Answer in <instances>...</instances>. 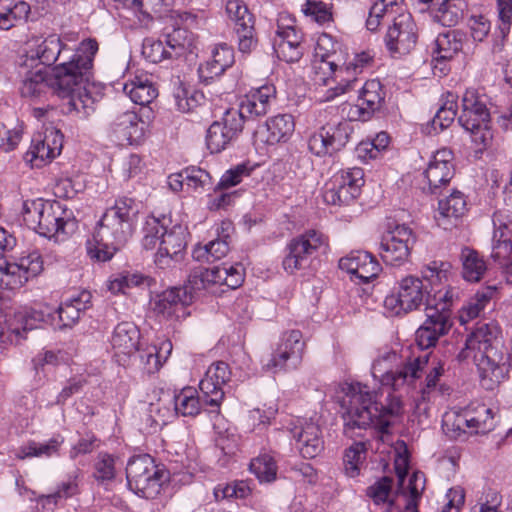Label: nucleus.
<instances>
[{"instance_id": "nucleus-58", "label": "nucleus", "mask_w": 512, "mask_h": 512, "mask_svg": "<svg viewBox=\"0 0 512 512\" xmlns=\"http://www.w3.org/2000/svg\"><path fill=\"white\" fill-rule=\"evenodd\" d=\"M249 468L260 482L269 483L276 479L277 465L270 454L263 453L252 459Z\"/></svg>"}, {"instance_id": "nucleus-49", "label": "nucleus", "mask_w": 512, "mask_h": 512, "mask_svg": "<svg viewBox=\"0 0 512 512\" xmlns=\"http://www.w3.org/2000/svg\"><path fill=\"white\" fill-rule=\"evenodd\" d=\"M402 0H374L366 20L369 31H377L380 25L387 20L397 18Z\"/></svg>"}, {"instance_id": "nucleus-29", "label": "nucleus", "mask_w": 512, "mask_h": 512, "mask_svg": "<svg viewBox=\"0 0 512 512\" xmlns=\"http://www.w3.org/2000/svg\"><path fill=\"white\" fill-rule=\"evenodd\" d=\"M63 134L56 129H49L44 137L33 138L24 159L31 167L40 168L61 153Z\"/></svg>"}, {"instance_id": "nucleus-46", "label": "nucleus", "mask_w": 512, "mask_h": 512, "mask_svg": "<svg viewBox=\"0 0 512 512\" xmlns=\"http://www.w3.org/2000/svg\"><path fill=\"white\" fill-rule=\"evenodd\" d=\"M172 349V342L169 339H164L139 350L143 370L147 374L158 372L171 355Z\"/></svg>"}, {"instance_id": "nucleus-26", "label": "nucleus", "mask_w": 512, "mask_h": 512, "mask_svg": "<svg viewBox=\"0 0 512 512\" xmlns=\"http://www.w3.org/2000/svg\"><path fill=\"white\" fill-rule=\"evenodd\" d=\"M244 125L236 112L226 110L220 120L214 121L207 130L206 144L211 153H219L234 142Z\"/></svg>"}, {"instance_id": "nucleus-23", "label": "nucleus", "mask_w": 512, "mask_h": 512, "mask_svg": "<svg viewBox=\"0 0 512 512\" xmlns=\"http://www.w3.org/2000/svg\"><path fill=\"white\" fill-rule=\"evenodd\" d=\"M352 132V126L346 120L327 123L310 136L309 150L319 157L332 155L345 147Z\"/></svg>"}, {"instance_id": "nucleus-25", "label": "nucleus", "mask_w": 512, "mask_h": 512, "mask_svg": "<svg viewBox=\"0 0 512 512\" xmlns=\"http://www.w3.org/2000/svg\"><path fill=\"white\" fill-rule=\"evenodd\" d=\"M431 292L423 285L420 277L408 275L402 278L398 283L396 294H391L385 298V306L395 310L396 314L401 311L407 313L418 309L429 296H433Z\"/></svg>"}, {"instance_id": "nucleus-32", "label": "nucleus", "mask_w": 512, "mask_h": 512, "mask_svg": "<svg viewBox=\"0 0 512 512\" xmlns=\"http://www.w3.org/2000/svg\"><path fill=\"white\" fill-rule=\"evenodd\" d=\"M492 222L494 232L491 257L503 263L512 254V212L509 209H499L494 212Z\"/></svg>"}, {"instance_id": "nucleus-21", "label": "nucleus", "mask_w": 512, "mask_h": 512, "mask_svg": "<svg viewBox=\"0 0 512 512\" xmlns=\"http://www.w3.org/2000/svg\"><path fill=\"white\" fill-rule=\"evenodd\" d=\"M40 323L53 324L54 312L48 305L25 309L15 313L14 319L7 321L6 316L0 315V343H12L13 337L21 336V330L27 332L39 326Z\"/></svg>"}, {"instance_id": "nucleus-15", "label": "nucleus", "mask_w": 512, "mask_h": 512, "mask_svg": "<svg viewBox=\"0 0 512 512\" xmlns=\"http://www.w3.org/2000/svg\"><path fill=\"white\" fill-rule=\"evenodd\" d=\"M163 472L148 454L133 456L126 466L130 490L143 498H153L159 493Z\"/></svg>"}, {"instance_id": "nucleus-56", "label": "nucleus", "mask_w": 512, "mask_h": 512, "mask_svg": "<svg viewBox=\"0 0 512 512\" xmlns=\"http://www.w3.org/2000/svg\"><path fill=\"white\" fill-rule=\"evenodd\" d=\"M174 99L177 109L183 113L203 109L206 105L204 94L195 89L179 87L174 93Z\"/></svg>"}, {"instance_id": "nucleus-34", "label": "nucleus", "mask_w": 512, "mask_h": 512, "mask_svg": "<svg viewBox=\"0 0 512 512\" xmlns=\"http://www.w3.org/2000/svg\"><path fill=\"white\" fill-rule=\"evenodd\" d=\"M453 153L449 149L438 150L429 162L424 175L428 181V190L431 194L438 195L442 187L447 186L454 176L452 163Z\"/></svg>"}, {"instance_id": "nucleus-22", "label": "nucleus", "mask_w": 512, "mask_h": 512, "mask_svg": "<svg viewBox=\"0 0 512 512\" xmlns=\"http://www.w3.org/2000/svg\"><path fill=\"white\" fill-rule=\"evenodd\" d=\"M43 270V260L38 251L22 255L16 262L0 264V289L16 290Z\"/></svg>"}, {"instance_id": "nucleus-54", "label": "nucleus", "mask_w": 512, "mask_h": 512, "mask_svg": "<svg viewBox=\"0 0 512 512\" xmlns=\"http://www.w3.org/2000/svg\"><path fill=\"white\" fill-rule=\"evenodd\" d=\"M440 217L444 219H459L467 211V202L464 194L460 191H453L447 198L438 203Z\"/></svg>"}, {"instance_id": "nucleus-60", "label": "nucleus", "mask_w": 512, "mask_h": 512, "mask_svg": "<svg viewBox=\"0 0 512 512\" xmlns=\"http://www.w3.org/2000/svg\"><path fill=\"white\" fill-rule=\"evenodd\" d=\"M217 501L224 499H245L251 494V488L246 481L235 480L230 483H220L213 491Z\"/></svg>"}, {"instance_id": "nucleus-39", "label": "nucleus", "mask_w": 512, "mask_h": 512, "mask_svg": "<svg viewBox=\"0 0 512 512\" xmlns=\"http://www.w3.org/2000/svg\"><path fill=\"white\" fill-rule=\"evenodd\" d=\"M204 400L201 401L198 392L193 387H185L174 396V410L165 408L161 419L154 420L155 424H166L171 416L181 414L182 416H196L203 406Z\"/></svg>"}, {"instance_id": "nucleus-57", "label": "nucleus", "mask_w": 512, "mask_h": 512, "mask_svg": "<svg viewBox=\"0 0 512 512\" xmlns=\"http://www.w3.org/2000/svg\"><path fill=\"white\" fill-rule=\"evenodd\" d=\"M367 447L365 442H355L345 450L343 463L347 476L356 477L359 475L362 465L366 459Z\"/></svg>"}, {"instance_id": "nucleus-9", "label": "nucleus", "mask_w": 512, "mask_h": 512, "mask_svg": "<svg viewBox=\"0 0 512 512\" xmlns=\"http://www.w3.org/2000/svg\"><path fill=\"white\" fill-rule=\"evenodd\" d=\"M488 96L477 89L469 88L462 97V110L458 117L459 124L470 132L472 142L479 150L490 146L493 133L488 124L490 111Z\"/></svg>"}, {"instance_id": "nucleus-33", "label": "nucleus", "mask_w": 512, "mask_h": 512, "mask_svg": "<svg viewBox=\"0 0 512 512\" xmlns=\"http://www.w3.org/2000/svg\"><path fill=\"white\" fill-rule=\"evenodd\" d=\"M386 92L378 79H371L363 85L358 103L351 107L349 115L353 120L367 121L383 106Z\"/></svg>"}, {"instance_id": "nucleus-14", "label": "nucleus", "mask_w": 512, "mask_h": 512, "mask_svg": "<svg viewBox=\"0 0 512 512\" xmlns=\"http://www.w3.org/2000/svg\"><path fill=\"white\" fill-rule=\"evenodd\" d=\"M304 349L302 332L286 331L281 335L276 348L262 358V369L273 374L295 370L302 362Z\"/></svg>"}, {"instance_id": "nucleus-8", "label": "nucleus", "mask_w": 512, "mask_h": 512, "mask_svg": "<svg viewBox=\"0 0 512 512\" xmlns=\"http://www.w3.org/2000/svg\"><path fill=\"white\" fill-rule=\"evenodd\" d=\"M140 207L133 198H117L102 215L95 232L105 243L123 247L133 234Z\"/></svg>"}, {"instance_id": "nucleus-30", "label": "nucleus", "mask_w": 512, "mask_h": 512, "mask_svg": "<svg viewBox=\"0 0 512 512\" xmlns=\"http://www.w3.org/2000/svg\"><path fill=\"white\" fill-rule=\"evenodd\" d=\"M230 377L231 372L227 363L218 361L209 366L199 383L205 405L215 409L220 407L225 395L223 386L230 380Z\"/></svg>"}, {"instance_id": "nucleus-16", "label": "nucleus", "mask_w": 512, "mask_h": 512, "mask_svg": "<svg viewBox=\"0 0 512 512\" xmlns=\"http://www.w3.org/2000/svg\"><path fill=\"white\" fill-rule=\"evenodd\" d=\"M244 281V269L240 264L214 266L212 268L198 267L191 271L186 289L188 295L202 290H209L214 285H226L236 289Z\"/></svg>"}, {"instance_id": "nucleus-13", "label": "nucleus", "mask_w": 512, "mask_h": 512, "mask_svg": "<svg viewBox=\"0 0 512 512\" xmlns=\"http://www.w3.org/2000/svg\"><path fill=\"white\" fill-rule=\"evenodd\" d=\"M495 427L492 409L479 405L475 411H448L443 415V432L451 439H459L467 434H485Z\"/></svg>"}, {"instance_id": "nucleus-47", "label": "nucleus", "mask_w": 512, "mask_h": 512, "mask_svg": "<svg viewBox=\"0 0 512 512\" xmlns=\"http://www.w3.org/2000/svg\"><path fill=\"white\" fill-rule=\"evenodd\" d=\"M466 8V1L439 0V2H434L429 10H431L433 21L446 27H452L463 18Z\"/></svg>"}, {"instance_id": "nucleus-19", "label": "nucleus", "mask_w": 512, "mask_h": 512, "mask_svg": "<svg viewBox=\"0 0 512 512\" xmlns=\"http://www.w3.org/2000/svg\"><path fill=\"white\" fill-rule=\"evenodd\" d=\"M415 238L405 224L389 223L379 245V255L389 265L399 266L408 261Z\"/></svg>"}, {"instance_id": "nucleus-4", "label": "nucleus", "mask_w": 512, "mask_h": 512, "mask_svg": "<svg viewBox=\"0 0 512 512\" xmlns=\"http://www.w3.org/2000/svg\"><path fill=\"white\" fill-rule=\"evenodd\" d=\"M21 213L28 228L55 242L64 241L77 228L73 212L59 201L28 199L23 201Z\"/></svg>"}, {"instance_id": "nucleus-1", "label": "nucleus", "mask_w": 512, "mask_h": 512, "mask_svg": "<svg viewBox=\"0 0 512 512\" xmlns=\"http://www.w3.org/2000/svg\"><path fill=\"white\" fill-rule=\"evenodd\" d=\"M99 49L95 39L81 41L74 54L53 69V75L42 69L29 71L22 82L23 97H39L53 90L62 100V111L85 119L95 111L102 98L98 87L90 82L93 61Z\"/></svg>"}, {"instance_id": "nucleus-37", "label": "nucleus", "mask_w": 512, "mask_h": 512, "mask_svg": "<svg viewBox=\"0 0 512 512\" xmlns=\"http://www.w3.org/2000/svg\"><path fill=\"white\" fill-rule=\"evenodd\" d=\"M110 342L118 362H125L126 357L139 350L140 331L132 322H121L114 328Z\"/></svg>"}, {"instance_id": "nucleus-17", "label": "nucleus", "mask_w": 512, "mask_h": 512, "mask_svg": "<svg viewBox=\"0 0 512 512\" xmlns=\"http://www.w3.org/2000/svg\"><path fill=\"white\" fill-rule=\"evenodd\" d=\"M344 64L345 52L342 43L328 33L319 35L312 61L315 81L326 85L338 70H343Z\"/></svg>"}, {"instance_id": "nucleus-61", "label": "nucleus", "mask_w": 512, "mask_h": 512, "mask_svg": "<svg viewBox=\"0 0 512 512\" xmlns=\"http://www.w3.org/2000/svg\"><path fill=\"white\" fill-rule=\"evenodd\" d=\"M121 246H116L114 244L105 243L101 240V238L95 232L93 236V240H88L86 244L87 254L88 256L95 261L98 262H106L109 261L114 254L121 249Z\"/></svg>"}, {"instance_id": "nucleus-7", "label": "nucleus", "mask_w": 512, "mask_h": 512, "mask_svg": "<svg viewBox=\"0 0 512 512\" xmlns=\"http://www.w3.org/2000/svg\"><path fill=\"white\" fill-rule=\"evenodd\" d=\"M458 297L457 288H447L427 298L426 320L416 331V343L422 350L434 347L439 338L448 333L452 325L451 307Z\"/></svg>"}, {"instance_id": "nucleus-12", "label": "nucleus", "mask_w": 512, "mask_h": 512, "mask_svg": "<svg viewBox=\"0 0 512 512\" xmlns=\"http://www.w3.org/2000/svg\"><path fill=\"white\" fill-rule=\"evenodd\" d=\"M329 250V238L322 231L308 229L290 239L285 247L282 268L290 275L309 268L310 264L321 254Z\"/></svg>"}, {"instance_id": "nucleus-53", "label": "nucleus", "mask_w": 512, "mask_h": 512, "mask_svg": "<svg viewBox=\"0 0 512 512\" xmlns=\"http://www.w3.org/2000/svg\"><path fill=\"white\" fill-rule=\"evenodd\" d=\"M80 470L76 469L62 481L57 489L48 495L42 496L43 505H56L61 500H66L79 493Z\"/></svg>"}, {"instance_id": "nucleus-2", "label": "nucleus", "mask_w": 512, "mask_h": 512, "mask_svg": "<svg viewBox=\"0 0 512 512\" xmlns=\"http://www.w3.org/2000/svg\"><path fill=\"white\" fill-rule=\"evenodd\" d=\"M375 397L367 385L358 382L347 385L341 401L346 436H360L356 430H366L372 425L386 432L393 419L401 416L403 406L397 396L390 395L386 405L378 404Z\"/></svg>"}, {"instance_id": "nucleus-50", "label": "nucleus", "mask_w": 512, "mask_h": 512, "mask_svg": "<svg viewBox=\"0 0 512 512\" xmlns=\"http://www.w3.org/2000/svg\"><path fill=\"white\" fill-rule=\"evenodd\" d=\"M294 118L290 114H279L266 121V143L274 145L286 142L294 132Z\"/></svg>"}, {"instance_id": "nucleus-5", "label": "nucleus", "mask_w": 512, "mask_h": 512, "mask_svg": "<svg viewBox=\"0 0 512 512\" xmlns=\"http://www.w3.org/2000/svg\"><path fill=\"white\" fill-rule=\"evenodd\" d=\"M170 218L163 216L157 218L150 216L143 227L142 245L145 249H154L158 244L155 254V264L161 269H166L179 263L184 256L187 245V230L181 224H173Z\"/></svg>"}, {"instance_id": "nucleus-31", "label": "nucleus", "mask_w": 512, "mask_h": 512, "mask_svg": "<svg viewBox=\"0 0 512 512\" xmlns=\"http://www.w3.org/2000/svg\"><path fill=\"white\" fill-rule=\"evenodd\" d=\"M276 97V89L273 85H263L257 89H252L239 102L238 109H228L239 115L241 123L253 120L266 115L271 102Z\"/></svg>"}, {"instance_id": "nucleus-59", "label": "nucleus", "mask_w": 512, "mask_h": 512, "mask_svg": "<svg viewBox=\"0 0 512 512\" xmlns=\"http://www.w3.org/2000/svg\"><path fill=\"white\" fill-rule=\"evenodd\" d=\"M457 96L448 92L445 97L444 103L437 110L432 119V127L434 130L439 128L440 131L449 127L455 120L457 112Z\"/></svg>"}, {"instance_id": "nucleus-43", "label": "nucleus", "mask_w": 512, "mask_h": 512, "mask_svg": "<svg viewBox=\"0 0 512 512\" xmlns=\"http://www.w3.org/2000/svg\"><path fill=\"white\" fill-rule=\"evenodd\" d=\"M64 443V437L60 434L54 435L46 442H37L29 440L21 446L13 450V455L18 460H25L27 458H41L52 457L59 455L61 446Z\"/></svg>"}, {"instance_id": "nucleus-51", "label": "nucleus", "mask_w": 512, "mask_h": 512, "mask_svg": "<svg viewBox=\"0 0 512 512\" xmlns=\"http://www.w3.org/2000/svg\"><path fill=\"white\" fill-rule=\"evenodd\" d=\"M165 44L171 59L191 53L195 47V37L185 28H176L165 36Z\"/></svg>"}, {"instance_id": "nucleus-36", "label": "nucleus", "mask_w": 512, "mask_h": 512, "mask_svg": "<svg viewBox=\"0 0 512 512\" xmlns=\"http://www.w3.org/2000/svg\"><path fill=\"white\" fill-rule=\"evenodd\" d=\"M303 35L294 26L283 27L278 25L273 40V49L276 56L287 63L298 62L303 55Z\"/></svg>"}, {"instance_id": "nucleus-11", "label": "nucleus", "mask_w": 512, "mask_h": 512, "mask_svg": "<svg viewBox=\"0 0 512 512\" xmlns=\"http://www.w3.org/2000/svg\"><path fill=\"white\" fill-rule=\"evenodd\" d=\"M329 250V238L322 231L308 229L290 239L285 247L282 268L290 275L309 268L310 264L321 254Z\"/></svg>"}, {"instance_id": "nucleus-64", "label": "nucleus", "mask_w": 512, "mask_h": 512, "mask_svg": "<svg viewBox=\"0 0 512 512\" xmlns=\"http://www.w3.org/2000/svg\"><path fill=\"white\" fill-rule=\"evenodd\" d=\"M186 185L194 191H204L212 186V177L204 169L189 167L183 171Z\"/></svg>"}, {"instance_id": "nucleus-28", "label": "nucleus", "mask_w": 512, "mask_h": 512, "mask_svg": "<svg viewBox=\"0 0 512 512\" xmlns=\"http://www.w3.org/2000/svg\"><path fill=\"white\" fill-rule=\"evenodd\" d=\"M384 41L391 54H408L417 42L416 24L411 15H397L393 24L389 26Z\"/></svg>"}, {"instance_id": "nucleus-38", "label": "nucleus", "mask_w": 512, "mask_h": 512, "mask_svg": "<svg viewBox=\"0 0 512 512\" xmlns=\"http://www.w3.org/2000/svg\"><path fill=\"white\" fill-rule=\"evenodd\" d=\"M90 303V292L83 290L67 297L56 310L53 309L54 317L57 315L61 328L73 327L90 307Z\"/></svg>"}, {"instance_id": "nucleus-6", "label": "nucleus", "mask_w": 512, "mask_h": 512, "mask_svg": "<svg viewBox=\"0 0 512 512\" xmlns=\"http://www.w3.org/2000/svg\"><path fill=\"white\" fill-rule=\"evenodd\" d=\"M427 363L428 355L403 362L396 351L384 349L374 359L371 375L381 386L398 391L406 385H413L421 377Z\"/></svg>"}, {"instance_id": "nucleus-41", "label": "nucleus", "mask_w": 512, "mask_h": 512, "mask_svg": "<svg viewBox=\"0 0 512 512\" xmlns=\"http://www.w3.org/2000/svg\"><path fill=\"white\" fill-rule=\"evenodd\" d=\"M221 229L223 235L205 245H197L193 251L192 256L195 260L200 262H212L220 260L225 257L230 250V235L231 223L222 222Z\"/></svg>"}, {"instance_id": "nucleus-10", "label": "nucleus", "mask_w": 512, "mask_h": 512, "mask_svg": "<svg viewBox=\"0 0 512 512\" xmlns=\"http://www.w3.org/2000/svg\"><path fill=\"white\" fill-rule=\"evenodd\" d=\"M329 250V238L322 231L308 229L290 239L285 247L282 268L290 275L309 268L310 264L321 254Z\"/></svg>"}, {"instance_id": "nucleus-52", "label": "nucleus", "mask_w": 512, "mask_h": 512, "mask_svg": "<svg viewBox=\"0 0 512 512\" xmlns=\"http://www.w3.org/2000/svg\"><path fill=\"white\" fill-rule=\"evenodd\" d=\"M462 276L466 281L479 282L487 265L484 258L475 250L465 247L461 252Z\"/></svg>"}, {"instance_id": "nucleus-62", "label": "nucleus", "mask_w": 512, "mask_h": 512, "mask_svg": "<svg viewBox=\"0 0 512 512\" xmlns=\"http://www.w3.org/2000/svg\"><path fill=\"white\" fill-rule=\"evenodd\" d=\"M176 0H140L137 14L139 20H151L153 15L162 17L174 5Z\"/></svg>"}, {"instance_id": "nucleus-44", "label": "nucleus", "mask_w": 512, "mask_h": 512, "mask_svg": "<svg viewBox=\"0 0 512 512\" xmlns=\"http://www.w3.org/2000/svg\"><path fill=\"white\" fill-rule=\"evenodd\" d=\"M465 34L460 30H447L436 37L432 57L436 62L452 59L463 48Z\"/></svg>"}, {"instance_id": "nucleus-63", "label": "nucleus", "mask_w": 512, "mask_h": 512, "mask_svg": "<svg viewBox=\"0 0 512 512\" xmlns=\"http://www.w3.org/2000/svg\"><path fill=\"white\" fill-rule=\"evenodd\" d=\"M495 294L496 288L494 286H486L479 289L474 297L470 299L463 313H466L468 319L478 317Z\"/></svg>"}, {"instance_id": "nucleus-45", "label": "nucleus", "mask_w": 512, "mask_h": 512, "mask_svg": "<svg viewBox=\"0 0 512 512\" xmlns=\"http://www.w3.org/2000/svg\"><path fill=\"white\" fill-rule=\"evenodd\" d=\"M123 91L132 102L141 106L150 104L158 96V90L151 76L144 73L135 75L133 79L125 83Z\"/></svg>"}, {"instance_id": "nucleus-20", "label": "nucleus", "mask_w": 512, "mask_h": 512, "mask_svg": "<svg viewBox=\"0 0 512 512\" xmlns=\"http://www.w3.org/2000/svg\"><path fill=\"white\" fill-rule=\"evenodd\" d=\"M225 10L233 24L238 50L243 54H250L258 44L254 15L243 0H228Z\"/></svg>"}, {"instance_id": "nucleus-42", "label": "nucleus", "mask_w": 512, "mask_h": 512, "mask_svg": "<svg viewBox=\"0 0 512 512\" xmlns=\"http://www.w3.org/2000/svg\"><path fill=\"white\" fill-rule=\"evenodd\" d=\"M32 51L39 61L44 65L54 64L62 54L69 51L67 44H65L59 35L50 34L46 37H33L31 39Z\"/></svg>"}, {"instance_id": "nucleus-27", "label": "nucleus", "mask_w": 512, "mask_h": 512, "mask_svg": "<svg viewBox=\"0 0 512 512\" xmlns=\"http://www.w3.org/2000/svg\"><path fill=\"white\" fill-rule=\"evenodd\" d=\"M294 447L305 459H313L324 450L323 433L312 420H298L289 428Z\"/></svg>"}, {"instance_id": "nucleus-48", "label": "nucleus", "mask_w": 512, "mask_h": 512, "mask_svg": "<svg viewBox=\"0 0 512 512\" xmlns=\"http://www.w3.org/2000/svg\"><path fill=\"white\" fill-rule=\"evenodd\" d=\"M452 266L447 261L433 260L423 265L420 269L421 280L426 281L431 287V294L435 291L447 288H453L452 286L446 285L441 288L439 286L445 285L449 281L451 275Z\"/></svg>"}, {"instance_id": "nucleus-24", "label": "nucleus", "mask_w": 512, "mask_h": 512, "mask_svg": "<svg viewBox=\"0 0 512 512\" xmlns=\"http://www.w3.org/2000/svg\"><path fill=\"white\" fill-rule=\"evenodd\" d=\"M146 122L133 110L116 112L108 124L109 138L118 145H137L144 140Z\"/></svg>"}, {"instance_id": "nucleus-35", "label": "nucleus", "mask_w": 512, "mask_h": 512, "mask_svg": "<svg viewBox=\"0 0 512 512\" xmlns=\"http://www.w3.org/2000/svg\"><path fill=\"white\" fill-rule=\"evenodd\" d=\"M192 296L186 289L174 287L158 295L153 310L157 316L167 320H179L187 316V306Z\"/></svg>"}, {"instance_id": "nucleus-18", "label": "nucleus", "mask_w": 512, "mask_h": 512, "mask_svg": "<svg viewBox=\"0 0 512 512\" xmlns=\"http://www.w3.org/2000/svg\"><path fill=\"white\" fill-rule=\"evenodd\" d=\"M364 171L353 167L337 172L324 186L323 200L329 205H350L361 194Z\"/></svg>"}, {"instance_id": "nucleus-3", "label": "nucleus", "mask_w": 512, "mask_h": 512, "mask_svg": "<svg viewBox=\"0 0 512 512\" xmlns=\"http://www.w3.org/2000/svg\"><path fill=\"white\" fill-rule=\"evenodd\" d=\"M457 359L460 362L471 360L478 367L482 385L486 389H493L508 372V357L500 327L495 323L477 325L467 335L464 347L457 354Z\"/></svg>"}, {"instance_id": "nucleus-55", "label": "nucleus", "mask_w": 512, "mask_h": 512, "mask_svg": "<svg viewBox=\"0 0 512 512\" xmlns=\"http://www.w3.org/2000/svg\"><path fill=\"white\" fill-rule=\"evenodd\" d=\"M30 12V5L25 1H17L12 6L6 7L4 11H0L2 30L7 31L19 24L25 23L29 18Z\"/></svg>"}, {"instance_id": "nucleus-40", "label": "nucleus", "mask_w": 512, "mask_h": 512, "mask_svg": "<svg viewBox=\"0 0 512 512\" xmlns=\"http://www.w3.org/2000/svg\"><path fill=\"white\" fill-rule=\"evenodd\" d=\"M235 61L234 50L226 43L217 44L212 50V57L205 64L200 65L199 74L205 80L222 75Z\"/></svg>"}]
</instances>
